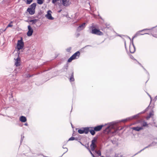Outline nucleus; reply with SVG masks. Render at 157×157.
I'll list each match as a JSON object with an SVG mask.
<instances>
[{"label": "nucleus", "instance_id": "f257e3e1", "mask_svg": "<svg viewBox=\"0 0 157 157\" xmlns=\"http://www.w3.org/2000/svg\"><path fill=\"white\" fill-rule=\"evenodd\" d=\"M116 126L115 124L111 123L110 125L105 129L104 132L107 133H110L114 134L117 131V129L116 128Z\"/></svg>", "mask_w": 157, "mask_h": 157}, {"label": "nucleus", "instance_id": "f03ea898", "mask_svg": "<svg viewBox=\"0 0 157 157\" xmlns=\"http://www.w3.org/2000/svg\"><path fill=\"white\" fill-rule=\"evenodd\" d=\"M93 127H86L81 128L78 130V132L80 134L85 133L87 134L89 132V128H92Z\"/></svg>", "mask_w": 157, "mask_h": 157}, {"label": "nucleus", "instance_id": "7ed1b4c3", "mask_svg": "<svg viewBox=\"0 0 157 157\" xmlns=\"http://www.w3.org/2000/svg\"><path fill=\"white\" fill-rule=\"evenodd\" d=\"M97 139L94 137L91 141V144L90 145V147L92 151H94L95 148L97 147L96 143Z\"/></svg>", "mask_w": 157, "mask_h": 157}, {"label": "nucleus", "instance_id": "20e7f679", "mask_svg": "<svg viewBox=\"0 0 157 157\" xmlns=\"http://www.w3.org/2000/svg\"><path fill=\"white\" fill-rule=\"evenodd\" d=\"M24 46V43L23 42L22 38H21V39L20 40H18L17 44V49L19 50L23 48Z\"/></svg>", "mask_w": 157, "mask_h": 157}, {"label": "nucleus", "instance_id": "39448f33", "mask_svg": "<svg viewBox=\"0 0 157 157\" xmlns=\"http://www.w3.org/2000/svg\"><path fill=\"white\" fill-rule=\"evenodd\" d=\"M90 33L92 34L98 35L101 36L103 35V33L101 32L96 28L93 29Z\"/></svg>", "mask_w": 157, "mask_h": 157}, {"label": "nucleus", "instance_id": "423d86ee", "mask_svg": "<svg viewBox=\"0 0 157 157\" xmlns=\"http://www.w3.org/2000/svg\"><path fill=\"white\" fill-rule=\"evenodd\" d=\"M52 13L50 10H49L47 11V13L45 15V17L49 20H53L54 18L52 16L51 13Z\"/></svg>", "mask_w": 157, "mask_h": 157}, {"label": "nucleus", "instance_id": "0eeeda50", "mask_svg": "<svg viewBox=\"0 0 157 157\" xmlns=\"http://www.w3.org/2000/svg\"><path fill=\"white\" fill-rule=\"evenodd\" d=\"M138 115H135L132 117H128L125 119H124L121 120V121L124 122H126L127 121L132 120L134 118H136L138 117Z\"/></svg>", "mask_w": 157, "mask_h": 157}, {"label": "nucleus", "instance_id": "6e6552de", "mask_svg": "<svg viewBox=\"0 0 157 157\" xmlns=\"http://www.w3.org/2000/svg\"><path fill=\"white\" fill-rule=\"evenodd\" d=\"M28 31L27 35L28 36H31L33 33V29L31 28V26L29 25L28 26Z\"/></svg>", "mask_w": 157, "mask_h": 157}, {"label": "nucleus", "instance_id": "1a4fd4ad", "mask_svg": "<svg viewBox=\"0 0 157 157\" xmlns=\"http://www.w3.org/2000/svg\"><path fill=\"white\" fill-rule=\"evenodd\" d=\"M70 0H62V4L63 5L66 7L68 6L70 4Z\"/></svg>", "mask_w": 157, "mask_h": 157}, {"label": "nucleus", "instance_id": "9d476101", "mask_svg": "<svg viewBox=\"0 0 157 157\" xmlns=\"http://www.w3.org/2000/svg\"><path fill=\"white\" fill-rule=\"evenodd\" d=\"M85 24L86 23H84L81 25H79L78 27L77 30L78 31H79L84 29L86 27Z\"/></svg>", "mask_w": 157, "mask_h": 157}, {"label": "nucleus", "instance_id": "9b49d317", "mask_svg": "<svg viewBox=\"0 0 157 157\" xmlns=\"http://www.w3.org/2000/svg\"><path fill=\"white\" fill-rule=\"evenodd\" d=\"M104 126L103 125H101L95 127L94 128V129L96 132L100 131Z\"/></svg>", "mask_w": 157, "mask_h": 157}, {"label": "nucleus", "instance_id": "f8f14e48", "mask_svg": "<svg viewBox=\"0 0 157 157\" xmlns=\"http://www.w3.org/2000/svg\"><path fill=\"white\" fill-rule=\"evenodd\" d=\"M80 53L79 52L77 51L72 56L75 59L78 58L79 57Z\"/></svg>", "mask_w": 157, "mask_h": 157}, {"label": "nucleus", "instance_id": "ddd939ff", "mask_svg": "<svg viewBox=\"0 0 157 157\" xmlns=\"http://www.w3.org/2000/svg\"><path fill=\"white\" fill-rule=\"evenodd\" d=\"M129 51L130 52L133 53L135 51V46L133 44L132 45H130L129 47Z\"/></svg>", "mask_w": 157, "mask_h": 157}, {"label": "nucleus", "instance_id": "4468645a", "mask_svg": "<svg viewBox=\"0 0 157 157\" xmlns=\"http://www.w3.org/2000/svg\"><path fill=\"white\" fill-rule=\"evenodd\" d=\"M16 62L15 63V65L16 66H18L20 65V58L18 56V57L15 59Z\"/></svg>", "mask_w": 157, "mask_h": 157}, {"label": "nucleus", "instance_id": "2eb2a0df", "mask_svg": "<svg viewBox=\"0 0 157 157\" xmlns=\"http://www.w3.org/2000/svg\"><path fill=\"white\" fill-rule=\"evenodd\" d=\"M149 29H144L142 30H140V31H139L138 32H137L136 34L132 38V40H133L134 38L135 37H136V36H138V35H144V34H140V32H142V31H143L144 30H148ZM144 34H148L147 33H144Z\"/></svg>", "mask_w": 157, "mask_h": 157}, {"label": "nucleus", "instance_id": "dca6fc26", "mask_svg": "<svg viewBox=\"0 0 157 157\" xmlns=\"http://www.w3.org/2000/svg\"><path fill=\"white\" fill-rule=\"evenodd\" d=\"M132 128L133 130H135V131H139L140 130H142L143 129L142 126L140 127H133Z\"/></svg>", "mask_w": 157, "mask_h": 157}, {"label": "nucleus", "instance_id": "f3484780", "mask_svg": "<svg viewBox=\"0 0 157 157\" xmlns=\"http://www.w3.org/2000/svg\"><path fill=\"white\" fill-rule=\"evenodd\" d=\"M27 11L31 15L34 14L35 13V10L29 8L27 9Z\"/></svg>", "mask_w": 157, "mask_h": 157}, {"label": "nucleus", "instance_id": "a211bd4d", "mask_svg": "<svg viewBox=\"0 0 157 157\" xmlns=\"http://www.w3.org/2000/svg\"><path fill=\"white\" fill-rule=\"evenodd\" d=\"M20 120L22 122H25L26 121L27 119L25 117L21 116L20 118Z\"/></svg>", "mask_w": 157, "mask_h": 157}, {"label": "nucleus", "instance_id": "6ab92c4d", "mask_svg": "<svg viewBox=\"0 0 157 157\" xmlns=\"http://www.w3.org/2000/svg\"><path fill=\"white\" fill-rule=\"evenodd\" d=\"M36 6V3H34L30 5V8H29L35 10Z\"/></svg>", "mask_w": 157, "mask_h": 157}, {"label": "nucleus", "instance_id": "aec40b11", "mask_svg": "<svg viewBox=\"0 0 157 157\" xmlns=\"http://www.w3.org/2000/svg\"><path fill=\"white\" fill-rule=\"evenodd\" d=\"M153 112L152 111L149 113L148 116L146 117V119L147 120H148L151 117V116L153 115Z\"/></svg>", "mask_w": 157, "mask_h": 157}, {"label": "nucleus", "instance_id": "412c9836", "mask_svg": "<svg viewBox=\"0 0 157 157\" xmlns=\"http://www.w3.org/2000/svg\"><path fill=\"white\" fill-rule=\"evenodd\" d=\"M38 21V19H35L34 20H30L29 21V22H31L33 24H36V22Z\"/></svg>", "mask_w": 157, "mask_h": 157}, {"label": "nucleus", "instance_id": "4be33fe9", "mask_svg": "<svg viewBox=\"0 0 157 157\" xmlns=\"http://www.w3.org/2000/svg\"><path fill=\"white\" fill-rule=\"evenodd\" d=\"M154 143H152L151 144H150L148 146H147L145 147L143 149L141 150H140V151H139L135 155H136L137 154H138V153H139L141 151H142L144 150V149H145V148H147L148 147H150L151 146H152L153 145V144Z\"/></svg>", "mask_w": 157, "mask_h": 157}, {"label": "nucleus", "instance_id": "5701e85b", "mask_svg": "<svg viewBox=\"0 0 157 157\" xmlns=\"http://www.w3.org/2000/svg\"><path fill=\"white\" fill-rule=\"evenodd\" d=\"M90 128H89V132L92 135H94L95 134V131L94 129V130H91L90 129Z\"/></svg>", "mask_w": 157, "mask_h": 157}, {"label": "nucleus", "instance_id": "b1692460", "mask_svg": "<svg viewBox=\"0 0 157 157\" xmlns=\"http://www.w3.org/2000/svg\"><path fill=\"white\" fill-rule=\"evenodd\" d=\"M70 81L71 82V81H74V78L73 72L72 73V74L70 77Z\"/></svg>", "mask_w": 157, "mask_h": 157}, {"label": "nucleus", "instance_id": "393cba45", "mask_svg": "<svg viewBox=\"0 0 157 157\" xmlns=\"http://www.w3.org/2000/svg\"><path fill=\"white\" fill-rule=\"evenodd\" d=\"M13 23L12 21H11L10 23V24H9L6 27V28L4 30H3V32H4V31H6V29L8 27H12L13 26V25H11V24H12V23Z\"/></svg>", "mask_w": 157, "mask_h": 157}, {"label": "nucleus", "instance_id": "a878e982", "mask_svg": "<svg viewBox=\"0 0 157 157\" xmlns=\"http://www.w3.org/2000/svg\"><path fill=\"white\" fill-rule=\"evenodd\" d=\"M74 59L73 57L71 56L68 59V62H71L74 59Z\"/></svg>", "mask_w": 157, "mask_h": 157}, {"label": "nucleus", "instance_id": "bb28decb", "mask_svg": "<svg viewBox=\"0 0 157 157\" xmlns=\"http://www.w3.org/2000/svg\"><path fill=\"white\" fill-rule=\"evenodd\" d=\"M95 152L99 156H101V152L100 150L98 151H95Z\"/></svg>", "mask_w": 157, "mask_h": 157}, {"label": "nucleus", "instance_id": "cd10ccee", "mask_svg": "<svg viewBox=\"0 0 157 157\" xmlns=\"http://www.w3.org/2000/svg\"><path fill=\"white\" fill-rule=\"evenodd\" d=\"M33 1V0H26V3L27 4H30Z\"/></svg>", "mask_w": 157, "mask_h": 157}, {"label": "nucleus", "instance_id": "c85d7f7f", "mask_svg": "<svg viewBox=\"0 0 157 157\" xmlns=\"http://www.w3.org/2000/svg\"><path fill=\"white\" fill-rule=\"evenodd\" d=\"M142 126L145 127L147 125V123L146 122L144 121L142 123Z\"/></svg>", "mask_w": 157, "mask_h": 157}, {"label": "nucleus", "instance_id": "c756f323", "mask_svg": "<svg viewBox=\"0 0 157 157\" xmlns=\"http://www.w3.org/2000/svg\"><path fill=\"white\" fill-rule=\"evenodd\" d=\"M75 140V137L72 136V137H71V138H70L69 139L68 141L73 140Z\"/></svg>", "mask_w": 157, "mask_h": 157}, {"label": "nucleus", "instance_id": "7c9ffc66", "mask_svg": "<svg viewBox=\"0 0 157 157\" xmlns=\"http://www.w3.org/2000/svg\"><path fill=\"white\" fill-rule=\"evenodd\" d=\"M89 151L90 153L91 154V155L93 157H95L94 156V155L92 153V152L90 151V150L89 149V148H88Z\"/></svg>", "mask_w": 157, "mask_h": 157}, {"label": "nucleus", "instance_id": "2f4dec72", "mask_svg": "<svg viewBox=\"0 0 157 157\" xmlns=\"http://www.w3.org/2000/svg\"><path fill=\"white\" fill-rule=\"evenodd\" d=\"M24 136H21V142L22 141V140H23V139L24 138Z\"/></svg>", "mask_w": 157, "mask_h": 157}, {"label": "nucleus", "instance_id": "473e14b6", "mask_svg": "<svg viewBox=\"0 0 157 157\" xmlns=\"http://www.w3.org/2000/svg\"><path fill=\"white\" fill-rule=\"evenodd\" d=\"M71 50V48H69L67 49V52H69Z\"/></svg>", "mask_w": 157, "mask_h": 157}, {"label": "nucleus", "instance_id": "72a5a7b5", "mask_svg": "<svg viewBox=\"0 0 157 157\" xmlns=\"http://www.w3.org/2000/svg\"><path fill=\"white\" fill-rule=\"evenodd\" d=\"M121 155H115V157H121Z\"/></svg>", "mask_w": 157, "mask_h": 157}, {"label": "nucleus", "instance_id": "f704fd0d", "mask_svg": "<svg viewBox=\"0 0 157 157\" xmlns=\"http://www.w3.org/2000/svg\"><path fill=\"white\" fill-rule=\"evenodd\" d=\"M147 94L149 96V97H150L151 99V96L148 94Z\"/></svg>", "mask_w": 157, "mask_h": 157}, {"label": "nucleus", "instance_id": "c9c22d12", "mask_svg": "<svg viewBox=\"0 0 157 157\" xmlns=\"http://www.w3.org/2000/svg\"><path fill=\"white\" fill-rule=\"evenodd\" d=\"M147 94L149 96V97H150L151 99V96L148 94Z\"/></svg>", "mask_w": 157, "mask_h": 157}, {"label": "nucleus", "instance_id": "e433bc0d", "mask_svg": "<svg viewBox=\"0 0 157 157\" xmlns=\"http://www.w3.org/2000/svg\"><path fill=\"white\" fill-rule=\"evenodd\" d=\"M147 94L149 96V97H150L151 99V96L148 94Z\"/></svg>", "mask_w": 157, "mask_h": 157}, {"label": "nucleus", "instance_id": "4c0bfd02", "mask_svg": "<svg viewBox=\"0 0 157 157\" xmlns=\"http://www.w3.org/2000/svg\"><path fill=\"white\" fill-rule=\"evenodd\" d=\"M25 125L27 126V125H28V124H27V123H25Z\"/></svg>", "mask_w": 157, "mask_h": 157}, {"label": "nucleus", "instance_id": "58836bf2", "mask_svg": "<svg viewBox=\"0 0 157 157\" xmlns=\"http://www.w3.org/2000/svg\"><path fill=\"white\" fill-rule=\"evenodd\" d=\"M66 152H67V151H68L67 149V148H66Z\"/></svg>", "mask_w": 157, "mask_h": 157}, {"label": "nucleus", "instance_id": "ea45409f", "mask_svg": "<svg viewBox=\"0 0 157 157\" xmlns=\"http://www.w3.org/2000/svg\"><path fill=\"white\" fill-rule=\"evenodd\" d=\"M124 44H125V47H126V42H125V41L124 42Z\"/></svg>", "mask_w": 157, "mask_h": 157}, {"label": "nucleus", "instance_id": "a19ab883", "mask_svg": "<svg viewBox=\"0 0 157 157\" xmlns=\"http://www.w3.org/2000/svg\"><path fill=\"white\" fill-rule=\"evenodd\" d=\"M2 29H0V32H2Z\"/></svg>", "mask_w": 157, "mask_h": 157}, {"label": "nucleus", "instance_id": "79ce46f5", "mask_svg": "<svg viewBox=\"0 0 157 157\" xmlns=\"http://www.w3.org/2000/svg\"><path fill=\"white\" fill-rule=\"evenodd\" d=\"M147 109H148V107H147V108L146 109V110H147Z\"/></svg>", "mask_w": 157, "mask_h": 157}, {"label": "nucleus", "instance_id": "37998d69", "mask_svg": "<svg viewBox=\"0 0 157 157\" xmlns=\"http://www.w3.org/2000/svg\"><path fill=\"white\" fill-rule=\"evenodd\" d=\"M79 34H78V36H79Z\"/></svg>", "mask_w": 157, "mask_h": 157}, {"label": "nucleus", "instance_id": "c03bdc74", "mask_svg": "<svg viewBox=\"0 0 157 157\" xmlns=\"http://www.w3.org/2000/svg\"><path fill=\"white\" fill-rule=\"evenodd\" d=\"M81 144H82V145H84L81 142H80Z\"/></svg>", "mask_w": 157, "mask_h": 157}, {"label": "nucleus", "instance_id": "a18cd8bd", "mask_svg": "<svg viewBox=\"0 0 157 157\" xmlns=\"http://www.w3.org/2000/svg\"><path fill=\"white\" fill-rule=\"evenodd\" d=\"M61 10H60V11H59V12H60V11H61Z\"/></svg>", "mask_w": 157, "mask_h": 157}, {"label": "nucleus", "instance_id": "49530a36", "mask_svg": "<svg viewBox=\"0 0 157 157\" xmlns=\"http://www.w3.org/2000/svg\"><path fill=\"white\" fill-rule=\"evenodd\" d=\"M63 148H64V147H63Z\"/></svg>", "mask_w": 157, "mask_h": 157}, {"label": "nucleus", "instance_id": "de8ad7c7", "mask_svg": "<svg viewBox=\"0 0 157 157\" xmlns=\"http://www.w3.org/2000/svg\"><path fill=\"white\" fill-rule=\"evenodd\" d=\"M71 124V126H72V127L73 128V127L72 126V124Z\"/></svg>", "mask_w": 157, "mask_h": 157}, {"label": "nucleus", "instance_id": "09e8293b", "mask_svg": "<svg viewBox=\"0 0 157 157\" xmlns=\"http://www.w3.org/2000/svg\"><path fill=\"white\" fill-rule=\"evenodd\" d=\"M44 156V157H45V156Z\"/></svg>", "mask_w": 157, "mask_h": 157}, {"label": "nucleus", "instance_id": "8fccbe9b", "mask_svg": "<svg viewBox=\"0 0 157 157\" xmlns=\"http://www.w3.org/2000/svg\"><path fill=\"white\" fill-rule=\"evenodd\" d=\"M156 97H157V96H156Z\"/></svg>", "mask_w": 157, "mask_h": 157}]
</instances>
